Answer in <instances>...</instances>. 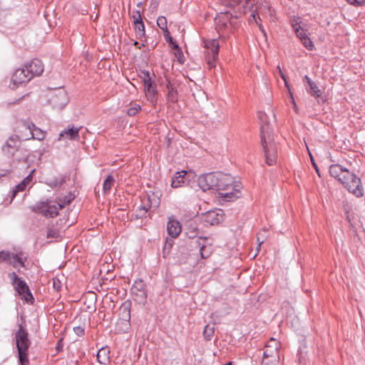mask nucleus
<instances>
[{"label":"nucleus","instance_id":"obj_9","mask_svg":"<svg viewBox=\"0 0 365 365\" xmlns=\"http://www.w3.org/2000/svg\"><path fill=\"white\" fill-rule=\"evenodd\" d=\"M140 78L144 84L145 93L148 101L151 103H155L157 101V91L155 86L151 81L149 72L147 71H142Z\"/></svg>","mask_w":365,"mask_h":365},{"label":"nucleus","instance_id":"obj_47","mask_svg":"<svg viewBox=\"0 0 365 365\" xmlns=\"http://www.w3.org/2000/svg\"><path fill=\"white\" fill-rule=\"evenodd\" d=\"M73 330L75 333L78 336L83 335L84 333V329L81 327H74Z\"/></svg>","mask_w":365,"mask_h":365},{"label":"nucleus","instance_id":"obj_34","mask_svg":"<svg viewBox=\"0 0 365 365\" xmlns=\"http://www.w3.org/2000/svg\"><path fill=\"white\" fill-rule=\"evenodd\" d=\"M304 45V46L308 48L309 50H312L313 48V43L312 41L306 36V34L304 32H303V38H300Z\"/></svg>","mask_w":365,"mask_h":365},{"label":"nucleus","instance_id":"obj_38","mask_svg":"<svg viewBox=\"0 0 365 365\" xmlns=\"http://www.w3.org/2000/svg\"><path fill=\"white\" fill-rule=\"evenodd\" d=\"M60 237V232L55 229H49L47 233V238H58Z\"/></svg>","mask_w":365,"mask_h":365},{"label":"nucleus","instance_id":"obj_49","mask_svg":"<svg viewBox=\"0 0 365 365\" xmlns=\"http://www.w3.org/2000/svg\"><path fill=\"white\" fill-rule=\"evenodd\" d=\"M277 68L279 70L280 76L284 81L285 85L288 88L287 82L286 77H285L284 74L282 73V71H281L280 67L279 66H277Z\"/></svg>","mask_w":365,"mask_h":365},{"label":"nucleus","instance_id":"obj_1","mask_svg":"<svg viewBox=\"0 0 365 365\" xmlns=\"http://www.w3.org/2000/svg\"><path fill=\"white\" fill-rule=\"evenodd\" d=\"M258 117L261 122L260 139L265 163L268 165H272L277 163V146L274 140L272 129L269 125L267 113L259 112Z\"/></svg>","mask_w":365,"mask_h":365},{"label":"nucleus","instance_id":"obj_19","mask_svg":"<svg viewBox=\"0 0 365 365\" xmlns=\"http://www.w3.org/2000/svg\"><path fill=\"white\" fill-rule=\"evenodd\" d=\"M329 173L330 175L337 179L339 182L342 179V178H345L346 175L348 178L351 176L349 175V170L345 168H343L341 165L338 164L331 165L329 167Z\"/></svg>","mask_w":365,"mask_h":365},{"label":"nucleus","instance_id":"obj_23","mask_svg":"<svg viewBox=\"0 0 365 365\" xmlns=\"http://www.w3.org/2000/svg\"><path fill=\"white\" fill-rule=\"evenodd\" d=\"M35 170H33L31 173L26 176L19 184H18L13 192V196L15 197L17 192L24 191L26 187L31 183L33 179L32 174Z\"/></svg>","mask_w":365,"mask_h":365},{"label":"nucleus","instance_id":"obj_42","mask_svg":"<svg viewBox=\"0 0 365 365\" xmlns=\"http://www.w3.org/2000/svg\"><path fill=\"white\" fill-rule=\"evenodd\" d=\"M349 4L355 6H361L365 4V1L363 0H346Z\"/></svg>","mask_w":365,"mask_h":365},{"label":"nucleus","instance_id":"obj_55","mask_svg":"<svg viewBox=\"0 0 365 365\" xmlns=\"http://www.w3.org/2000/svg\"><path fill=\"white\" fill-rule=\"evenodd\" d=\"M121 309H123L124 311H125V312H126V311H128V306H126L125 304H124V305L123 306V307H121Z\"/></svg>","mask_w":365,"mask_h":365},{"label":"nucleus","instance_id":"obj_27","mask_svg":"<svg viewBox=\"0 0 365 365\" xmlns=\"http://www.w3.org/2000/svg\"><path fill=\"white\" fill-rule=\"evenodd\" d=\"M110 351L107 347L101 348L97 353V359L99 363L106 364L109 361Z\"/></svg>","mask_w":365,"mask_h":365},{"label":"nucleus","instance_id":"obj_45","mask_svg":"<svg viewBox=\"0 0 365 365\" xmlns=\"http://www.w3.org/2000/svg\"><path fill=\"white\" fill-rule=\"evenodd\" d=\"M176 91L172 88L171 90L169 91V93H168V98L170 101H176Z\"/></svg>","mask_w":365,"mask_h":365},{"label":"nucleus","instance_id":"obj_32","mask_svg":"<svg viewBox=\"0 0 365 365\" xmlns=\"http://www.w3.org/2000/svg\"><path fill=\"white\" fill-rule=\"evenodd\" d=\"M148 212V210L140 205L135 210V216L137 218L145 217Z\"/></svg>","mask_w":365,"mask_h":365},{"label":"nucleus","instance_id":"obj_58","mask_svg":"<svg viewBox=\"0 0 365 365\" xmlns=\"http://www.w3.org/2000/svg\"><path fill=\"white\" fill-rule=\"evenodd\" d=\"M134 44H135V45H137V44H138V41H135Z\"/></svg>","mask_w":365,"mask_h":365},{"label":"nucleus","instance_id":"obj_56","mask_svg":"<svg viewBox=\"0 0 365 365\" xmlns=\"http://www.w3.org/2000/svg\"><path fill=\"white\" fill-rule=\"evenodd\" d=\"M133 18L134 21L136 20V19L138 18L137 11L133 14Z\"/></svg>","mask_w":365,"mask_h":365},{"label":"nucleus","instance_id":"obj_8","mask_svg":"<svg viewBox=\"0 0 365 365\" xmlns=\"http://www.w3.org/2000/svg\"><path fill=\"white\" fill-rule=\"evenodd\" d=\"M281 344L274 338H270L264 346L263 357H270L272 362H279Z\"/></svg>","mask_w":365,"mask_h":365},{"label":"nucleus","instance_id":"obj_48","mask_svg":"<svg viewBox=\"0 0 365 365\" xmlns=\"http://www.w3.org/2000/svg\"><path fill=\"white\" fill-rule=\"evenodd\" d=\"M289 93H290V97H291V99H292V103L293 105V109L295 110V112H297L298 111V108H297V103L294 101L293 95H292V93L290 91H289Z\"/></svg>","mask_w":365,"mask_h":365},{"label":"nucleus","instance_id":"obj_7","mask_svg":"<svg viewBox=\"0 0 365 365\" xmlns=\"http://www.w3.org/2000/svg\"><path fill=\"white\" fill-rule=\"evenodd\" d=\"M204 43L205 48L206 49L205 51V60L211 68L215 66V61L217 58L220 47L219 42L217 39H212L205 41Z\"/></svg>","mask_w":365,"mask_h":365},{"label":"nucleus","instance_id":"obj_37","mask_svg":"<svg viewBox=\"0 0 365 365\" xmlns=\"http://www.w3.org/2000/svg\"><path fill=\"white\" fill-rule=\"evenodd\" d=\"M141 109L140 106L138 104H135L134 106L130 107L128 109L127 113L130 116H134L138 113V112Z\"/></svg>","mask_w":365,"mask_h":365},{"label":"nucleus","instance_id":"obj_26","mask_svg":"<svg viewBox=\"0 0 365 365\" xmlns=\"http://www.w3.org/2000/svg\"><path fill=\"white\" fill-rule=\"evenodd\" d=\"M187 174V172L185 170H182L176 173L175 177L173 178L171 186L174 188H178L182 186L185 181V176Z\"/></svg>","mask_w":365,"mask_h":365},{"label":"nucleus","instance_id":"obj_20","mask_svg":"<svg viewBox=\"0 0 365 365\" xmlns=\"http://www.w3.org/2000/svg\"><path fill=\"white\" fill-rule=\"evenodd\" d=\"M20 143V137L17 135H11L3 146V150L9 153H13L18 150Z\"/></svg>","mask_w":365,"mask_h":365},{"label":"nucleus","instance_id":"obj_22","mask_svg":"<svg viewBox=\"0 0 365 365\" xmlns=\"http://www.w3.org/2000/svg\"><path fill=\"white\" fill-rule=\"evenodd\" d=\"M304 78H305V81L307 84V85H306V89H307V92L309 93H310L312 96H314L317 98L319 97V91L318 86H317V77L315 76L313 79L310 76H306Z\"/></svg>","mask_w":365,"mask_h":365},{"label":"nucleus","instance_id":"obj_21","mask_svg":"<svg viewBox=\"0 0 365 365\" xmlns=\"http://www.w3.org/2000/svg\"><path fill=\"white\" fill-rule=\"evenodd\" d=\"M168 233L173 238H176L182 231L181 225L179 221L170 219L167 225Z\"/></svg>","mask_w":365,"mask_h":365},{"label":"nucleus","instance_id":"obj_31","mask_svg":"<svg viewBox=\"0 0 365 365\" xmlns=\"http://www.w3.org/2000/svg\"><path fill=\"white\" fill-rule=\"evenodd\" d=\"M200 255L202 259H207L211 255L212 250L210 247L202 245L200 247Z\"/></svg>","mask_w":365,"mask_h":365},{"label":"nucleus","instance_id":"obj_51","mask_svg":"<svg viewBox=\"0 0 365 365\" xmlns=\"http://www.w3.org/2000/svg\"><path fill=\"white\" fill-rule=\"evenodd\" d=\"M174 47L178 50V60H179V61H181L180 58H181V56H182V51L179 48V46L177 44H175Z\"/></svg>","mask_w":365,"mask_h":365},{"label":"nucleus","instance_id":"obj_53","mask_svg":"<svg viewBox=\"0 0 365 365\" xmlns=\"http://www.w3.org/2000/svg\"><path fill=\"white\" fill-rule=\"evenodd\" d=\"M257 241H258V242H259V245H258V247H257V250H259V247H260L261 244H262V243H263V240H262L260 241L259 237H257Z\"/></svg>","mask_w":365,"mask_h":365},{"label":"nucleus","instance_id":"obj_52","mask_svg":"<svg viewBox=\"0 0 365 365\" xmlns=\"http://www.w3.org/2000/svg\"><path fill=\"white\" fill-rule=\"evenodd\" d=\"M25 130H26L25 132L19 130L20 135H19V137H20V140H23L22 138H21V135H27V134H29V131L26 129H25Z\"/></svg>","mask_w":365,"mask_h":365},{"label":"nucleus","instance_id":"obj_10","mask_svg":"<svg viewBox=\"0 0 365 365\" xmlns=\"http://www.w3.org/2000/svg\"><path fill=\"white\" fill-rule=\"evenodd\" d=\"M21 127L29 131V134L21 135V138L24 140H27L31 138L42 140L45 138V133L40 128H37L34 123L23 121Z\"/></svg>","mask_w":365,"mask_h":365},{"label":"nucleus","instance_id":"obj_36","mask_svg":"<svg viewBox=\"0 0 365 365\" xmlns=\"http://www.w3.org/2000/svg\"><path fill=\"white\" fill-rule=\"evenodd\" d=\"M214 333V328L213 327H210L209 325H207L204 329V336L205 337L210 340L211 336L213 335Z\"/></svg>","mask_w":365,"mask_h":365},{"label":"nucleus","instance_id":"obj_6","mask_svg":"<svg viewBox=\"0 0 365 365\" xmlns=\"http://www.w3.org/2000/svg\"><path fill=\"white\" fill-rule=\"evenodd\" d=\"M9 277L11 281L14 289L18 294L25 299L27 302L34 300V297L30 292L29 286L26 283L19 278L15 272L9 274Z\"/></svg>","mask_w":365,"mask_h":365},{"label":"nucleus","instance_id":"obj_35","mask_svg":"<svg viewBox=\"0 0 365 365\" xmlns=\"http://www.w3.org/2000/svg\"><path fill=\"white\" fill-rule=\"evenodd\" d=\"M307 150H308V153H309V158H310V161L312 163V166L314 167V168L316 170V173H317V175L319 176V168L318 167L314 158V156L312 155V153H311L309 147L307 145Z\"/></svg>","mask_w":365,"mask_h":365},{"label":"nucleus","instance_id":"obj_2","mask_svg":"<svg viewBox=\"0 0 365 365\" xmlns=\"http://www.w3.org/2000/svg\"><path fill=\"white\" fill-rule=\"evenodd\" d=\"M15 340L21 365H29V349L31 342L26 328L22 324L19 325L15 333Z\"/></svg>","mask_w":365,"mask_h":365},{"label":"nucleus","instance_id":"obj_44","mask_svg":"<svg viewBox=\"0 0 365 365\" xmlns=\"http://www.w3.org/2000/svg\"><path fill=\"white\" fill-rule=\"evenodd\" d=\"M53 287L55 290L59 291L61 288V282L58 279H53Z\"/></svg>","mask_w":365,"mask_h":365},{"label":"nucleus","instance_id":"obj_50","mask_svg":"<svg viewBox=\"0 0 365 365\" xmlns=\"http://www.w3.org/2000/svg\"><path fill=\"white\" fill-rule=\"evenodd\" d=\"M233 1L232 5L238 4H247L249 0H232Z\"/></svg>","mask_w":365,"mask_h":365},{"label":"nucleus","instance_id":"obj_39","mask_svg":"<svg viewBox=\"0 0 365 365\" xmlns=\"http://www.w3.org/2000/svg\"><path fill=\"white\" fill-rule=\"evenodd\" d=\"M10 257H13L11 252H5V251L0 252V261H1V262L5 261V262H8V260L9 259Z\"/></svg>","mask_w":365,"mask_h":365},{"label":"nucleus","instance_id":"obj_11","mask_svg":"<svg viewBox=\"0 0 365 365\" xmlns=\"http://www.w3.org/2000/svg\"><path fill=\"white\" fill-rule=\"evenodd\" d=\"M223 211L220 209H215L202 213L200 219L206 225H217L223 220Z\"/></svg>","mask_w":365,"mask_h":365},{"label":"nucleus","instance_id":"obj_30","mask_svg":"<svg viewBox=\"0 0 365 365\" xmlns=\"http://www.w3.org/2000/svg\"><path fill=\"white\" fill-rule=\"evenodd\" d=\"M13 255L12 257H9V259L8 260V263L13 265L14 267H18V265L24 266V261L22 258L18 256V255L11 253Z\"/></svg>","mask_w":365,"mask_h":365},{"label":"nucleus","instance_id":"obj_54","mask_svg":"<svg viewBox=\"0 0 365 365\" xmlns=\"http://www.w3.org/2000/svg\"><path fill=\"white\" fill-rule=\"evenodd\" d=\"M259 28L260 31L264 34V35H265V31L261 24H259Z\"/></svg>","mask_w":365,"mask_h":365},{"label":"nucleus","instance_id":"obj_15","mask_svg":"<svg viewBox=\"0 0 365 365\" xmlns=\"http://www.w3.org/2000/svg\"><path fill=\"white\" fill-rule=\"evenodd\" d=\"M217 173H207L199 176L197 184L203 190H216Z\"/></svg>","mask_w":365,"mask_h":365},{"label":"nucleus","instance_id":"obj_28","mask_svg":"<svg viewBox=\"0 0 365 365\" xmlns=\"http://www.w3.org/2000/svg\"><path fill=\"white\" fill-rule=\"evenodd\" d=\"M291 25L296 33L297 36L299 38H303V29L301 28L300 26V21L299 17L294 16L291 19Z\"/></svg>","mask_w":365,"mask_h":365},{"label":"nucleus","instance_id":"obj_17","mask_svg":"<svg viewBox=\"0 0 365 365\" xmlns=\"http://www.w3.org/2000/svg\"><path fill=\"white\" fill-rule=\"evenodd\" d=\"M26 69L32 75V78L35 76H40L43 71V65L41 60L34 59L31 62L24 65Z\"/></svg>","mask_w":365,"mask_h":365},{"label":"nucleus","instance_id":"obj_46","mask_svg":"<svg viewBox=\"0 0 365 365\" xmlns=\"http://www.w3.org/2000/svg\"><path fill=\"white\" fill-rule=\"evenodd\" d=\"M257 19L260 20L259 17L258 16V14L253 13L250 15L249 21L250 22H255L257 24H258Z\"/></svg>","mask_w":365,"mask_h":365},{"label":"nucleus","instance_id":"obj_5","mask_svg":"<svg viewBox=\"0 0 365 365\" xmlns=\"http://www.w3.org/2000/svg\"><path fill=\"white\" fill-rule=\"evenodd\" d=\"M348 178H342L340 182L346 187L349 192L354 194L356 197H361L364 195V189L361 185V179L354 173L349 171ZM347 177L346 175H345Z\"/></svg>","mask_w":365,"mask_h":365},{"label":"nucleus","instance_id":"obj_4","mask_svg":"<svg viewBox=\"0 0 365 365\" xmlns=\"http://www.w3.org/2000/svg\"><path fill=\"white\" fill-rule=\"evenodd\" d=\"M72 200L71 197H66L63 201L60 200L58 202H41L35 205L32 210L34 212L41 214L46 217H54L58 215L59 210L64 207L66 205L69 204Z\"/></svg>","mask_w":365,"mask_h":365},{"label":"nucleus","instance_id":"obj_33","mask_svg":"<svg viewBox=\"0 0 365 365\" xmlns=\"http://www.w3.org/2000/svg\"><path fill=\"white\" fill-rule=\"evenodd\" d=\"M157 24L162 30H167V19L165 16H159L157 19Z\"/></svg>","mask_w":365,"mask_h":365},{"label":"nucleus","instance_id":"obj_16","mask_svg":"<svg viewBox=\"0 0 365 365\" xmlns=\"http://www.w3.org/2000/svg\"><path fill=\"white\" fill-rule=\"evenodd\" d=\"M49 103L57 109H62L68 103V98L66 92L63 90H58L50 96Z\"/></svg>","mask_w":365,"mask_h":365},{"label":"nucleus","instance_id":"obj_41","mask_svg":"<svg viewBox=\"0 0 365 365\" xmlns=\"http://www.w3.org/2000/svg\"><path fill=\"white\" fill-rule=\"evenodd\" d=\"M257 9H259L260 13H262V12L265 13L267 9L269 11L270 6H269V4L267 1H264L263 2V4H261L260 6L257 7Z\"/></svg>","mask_w":365,"mask_h":365},{"label":"nucleus","instance_id":"obj_12","mask_svg":"<svg viewBox=\"0 0 365 365\" xmlns=\"http://www.w3.org/2000/svg\"><path fill=\"white\" fill-rule=\"evenodd\" d=\"M232 15L229 13L220 14L215 18L216 28L218 32H232L234 24L231 21Z\"/></svg>","mask_w":365,"mask_h":365},{"label":"nucleus","instance_id":"obj_40","mask_svg":"<svg viewBox=\"0 0 365 365\" xmlns=\"http://www.w3.org/2000/svg\"><path fill=\"white\" fill-rule=\"evenodd\" d=\"M172 246H173V241L171 240H167V241L165 242V247L163 248V253L164 255L165 254H168L169 253L170 250L172 247Z\"/></svg>","mask_w":365,"mask_h":365},{"label":"nucleus","instance_id":"obj_18","mask_svg":"<svg viewBox=\"0 0 365 365\" xmlns=\"http://www.w3.org/2000/svg\"><path fill=\"white\" fill-rule=\"evenodd\" d=\"M159 204L160 199L154 193L146 194L141 197V205L148 210L158 207Z\"/></svg>","mask_w":365,"mask_h":365},{"label":"nucleus","instance_id":"obj_13","mask_svg":"<svg viewBox=\"0 0 365 365\" xmlns=\"http://www.w3.org/2000/svg\"><path fill=\"white\" fill-rule=\"evenodd\" d=\"M32 79V75L26 69V66L17 68L12 75L11 83L14 85L12 88H15L19 85L26 83Z\"/></svg>","mask_w":365,"mask_h":365},{"label":"nucleus","instance_id":"obj_3","mask_svg":"<svg viewBox=\"0 0 365 365\" xmlns=\"http://www.w3.org/2000/svg\"><path fill=\"white\" fill-rule=\"evenodd\" d=\"M216 190L220 191L222 197L231 200L239 197L240 191L235 189L233 178L229 174L217 173Z\"/></svg>","mask_w":365,"mask_h":365},{"label":"nucleus","instance_id":"obj_57","mask_svg":"<svg viewBox=\"0 0 365 365\" xmlns=\"http://www.w3.org/2000/svg\"><path fill=\"white\" fill-rule=\"evenodd\" d=\"M223 365H232V361H229Z\"/></svg>","mask_w":365,"mask_h":365},{"label":"nucleus","instance_id":"obj_25","mask_svg":"<svg viewBox=\"0 0 365 365\" xmlns=\"http://www.w3.org/2000/svg\"><path fill=\"white\" fill-rule=\"evenodd\" d=\"M137 14L138 18L134 21L135 30L138 37L141 38L145 36V26L140 11H137Z\"/></svg>","mask_w":365,"mask_h":365},{"label":"nucleus","instance_id":"obj_14","mask_svg":"<svg viewBox=\"0 0 365 365\" xmlns=\"http://www.w3.org/2000/svg\"><path fill=\"white\" fill-rule=\"evenodd\" d=\"M130 292L135 301H137L139 303H144L146 301V286L143 280L140 279L135 281L130 288Z\"/></svg>","mask_w":365,"mask_h":365},{"label":"nucleus","instance_id":"obj_29","mask_svg":"<svg viewBox=\"0 0 365 365\" xmlns=\"http://www.w3.org/2000/svg\"><path fill=\"white\" fill-rule=\"evenodd\" d=\"M115 182L114 178L109 175L104 180L103 190L104 193L109 192Z\"/></svg>","mask_w":365,"mask_h":365},{"label":"nucleus","instance_id":"obj_24","mask_svg":"<svg viewBox=\"0 0 365 365\" xmlns=\"http://www.w3.org/2000/svg\"><path fill=\"white\" fill-rule=\"evenodd\" d=\"M81 129L80 128H68L67 130H64L62 131L59 135V140H61L63 137H66L67 138L70 140H74L78 138V133L79 130Z\"/></svg>","mask_w":365,"mask_h":365},{"label":"nucleus","instance_id":"obj_43","mask_svg":"<svg viewBox=\"0 0 365 365\" xmlns=\"http://www.w3.org/2000/svg\"><path fill=\"white\" fill-rule=\"evenodd\" d=\"M279 362H272L270 357L264 358L262 357L261 365H277Z\"/></svg>","mask_w":365,"mask_h":365}]
</instances>
